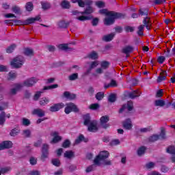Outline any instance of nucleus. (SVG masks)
<instances>
[{"mask_svg": "<svg viewBox=\"0 0 175 175\" xmlns=\"http://www.w3.org/2000/svg\"><path fill=\"white\" fill-rule=\"evenodd\" d=\"M112 14H113V16H108V18L104 19L105 25H113V24L116 23V20H122L126 17L125 14L121 12H116L113 11Z\"/></svg>", "mask_w": 175, "mask_h": 175, "instance_id": "1", "label": "nucleus"}, {"mask_svg": "<svg viewBox=\"0 0 175 175\" xmlns=\"http://www.w3.org/2000/svg\"><path fill=\"white\" fill-rule=\"evenodd\" d=\"M109 155H110V153L106 150L100 152L98 155H97L94 160V165L100 166V161H105V159H107Z\"/></svg>", "mask_w": 175, "mask_h": 175, "instance_id": "2", "label": "nucleus"}, {"mask_svg": "<svg viewBox=\"0 0 175 175\" xmlns=\"http://www.w3.org/2000/svg\"><path fill=\"white\" fill-rule=\"evenodd\" d=\"M79 113L80 111V109L77 107V105H76L73 103H68L66 105V107L64 109V113L66 114H70V113Z\"/></svg>", "mask_w": 175, "mask_h": 175, "instance_id": "3", "label": "nucleus"}, {"mask_svg": "<svg viewBox=\"0 0 175 175\" xmlns=\"http://www.w3.org/2000/svg\"><path fill=\"white\" fill-rule=\"evenodd\" d=\"M10 64L12 68L18 69V68H21L23 65H24V57L22 56H18L15 57L12 62H11Z\"/></svg>", "mask_w": 175, "mask_h": 175, "instance_id": "4", "label": "nucleus"}, {"mask_svg": "<svg viewBox=\"0 0 175 175\" xmlns=\"http://www.w3.org/2000/svg\"><path fill=\"white\" fill-rule=\"evenodd\" d=\"M109 121H110V117L107 115L102 116L100 118V124L103 129H109L110 128V124L107 123Z\"/></svg>", "mask_w": 175, "mask_h": 175, "instance_id": "5", "label": "nucleus"}, {"mask_svg": "<svg viewBox=\"0 0 175 175\" xmlns=\"http://www.w3.org/2000/svg\"><path fill=\"white\" fill-rule=\"evenodd\" d=\"M47 158H49V145H47V144H44L42 148L40 159L42 162H44Z\"/></svg>", "mask_w": 175, "mask_h": 175, "instance_id": "6", "label": "nucleus"}, {"mask_svg": "<svg viewBox=\"0 0 175 175\" xmlns=\"http://www.w3.org/2000/svg\"><path fill=\"white\" fill-rule=\"evenodd\" d=\"M64 107H65L64 103H55L49 107V111L51 113H57V111H59V110L64 109Z\"/></svg>", "mask_w": 175, "mask_h": 175, "instance_id": "7", "label": "nucleus"}, {"mask_svg": "<svg viewBox=\"0 0 175 175\" xmlns=\"http://www.w3.org/2000/svg\"><path fill=\"white\" fill-rule=\"evenodd\" d=\"M38 83V79L36 77H31L28 79H26L23 82V86L24 87H33V85H35Z\"/></svg>", "mask_w": 175, "mask_h": 175, "instance_id": "8", "label": "nucleus"}, {"mask_svg": "<svg viewBox=\"0 0 175 175\" xmlns=\"http://www.w3.org/2000/svg\"><path fill=\"white\" fill-rule=\"evenodd\" d=\"M40 20V16H37L35 18H29L26 19L25 21H22V24H19V25H29V24H33L36 21H39Z\"/></svg>", "mask_w": 175, "mask_h": 175, "instance_id": "9", "label": "nucleus"}, {"mask_svg": "<svg viewBox=\"0 0 175 175\" xmlns=\"http://www.w3.org/2000/svg\"><path fill=\"white\" fill-rule=\"evenodd\" d=\"M88 131L89 132H97L98 131V121L92 120L88 126Z\"/></svg>", "mask_w": 175, "mask_h": 175, "instance_id": "10", "label": "nucleus"}, {"mask_svg": "<svg viewBox=\"0 0 175 175\" xmlns=\"http://www.w3.org/2000/svg\"><path fill=\"white\" fill-rule=\"evenodd\" d=\"M133 50H135L133 46L127 45L122 49V53L125 54L126 57H129V54H131V53H133Z\"/></svg>", "mask_w": 175, "mask_h": 175, "instance_id": "11", "label": "nucleus"}, {"mask_svg": "<svg viewBox=\"0 0 175 175\" xmlns=\"http://www.w3.org/2000/svg\"><path fill=\"white\" fill-rule=\"evenodd\" d=\"M123 128L124 129H126L127 131H131L132 129V120H131V118H127L123 122H122Z\"/></svg>", "mask_w": 175, "mask_h": 175, "instance_id": "12", "label": "nucleus"}, {"mask_svg": "<svg viewBox=\"0 0 175 175\" xmlns=\"http://www.w3.org/2000/svg\"><path fill=\"white\" fill-rule=\"evenodd\" d=\"M32 114L33 116H38V117L40 118L44 117V116H46L44 111L40 108L33 109Z\"/></svg>", "mask_w": 175, "mask_h": 175, "instance_id": "13", "label": "nucleus"}, {"mask_svg": "<svg viewBox=\"0 0 175 175\" xmlns=\"http://www.w3.org/2000/svg\"><path fill=\"white\" fill-rule=\"evenodd\" d=\"M52 136H53V139L51 140V143L57 144L58 142H61L62 140V137L58 135V132L55 131L53 133Z\"/></svg>", "mask_w": 175, "mask_h": 175, "instance_id": "14", "label": "nucleus"}, {"mask_svg": "<svg viewBox=\"0 0 175 175\" xmlns=\"http://www.w3.org/2000/svg\"><path fill=\"white\" fill-rule=\"evenodd\" d=\"M167 76V72L166 70H162L160 73V76L157 77V83H162V81H165L166 80V77Z\"/></svg>", "mask_w": 175, "mask_h": 175, "instance_id": "15", "label": "nucleus"}, {"mask_svg": "<svg viewBox=\"0 0 175 175\" xmlns=\"http://www.w3.org/2000/svg\"><path fill=\"white\" fill-rule=\"evenodd\" d=\"M142 93L139 90H133L128 94L129 98L130 99H135V98H139Z\"/></svg>", "mask_w": 175, "mask_h": 175, "instance_id": "16", "label": "nucleus"}, {"mask_svg": "<svg viewBox=\"0 0 175 175\" xmlns=\"http://www.w3.org/2000/svg\"><path fill=\"white\" fill-rule=\"evenodd\" d=\"M21 131V130L20 129V127H15L10 131V136H11V137H16V136H18V135H19Z\"/></svg>", "mask_w": 175, "mask_h": 175, "instance_id": "17", "label": "nucleus"}, {"mask_svg": "<svg viewBox=\"0 0 175 175\" xmlns=\"http://www.w3.org/2000/svg\"><path fill=\"white\" fill-rule=\"evenodd\" d=\"M92 121H91V116H90V113H87L83 116V124L85 126H88L90 124H91Z\"/></svg>", "mask_w": 175, "mask_h": 175, "instance_id": "18", "label": "nucleus"}, {"mask_svg": "<svg viewBox=\"0 0 175 175\" xmlns=\"http://www.w3.org/2000/svg\"><path fill=\"white\" fill-rule=\"evenodd\" d=\"M81 142H84V143H88V138H85L83 134L79 135V137L75 139V144H79Z\"/></svg>", "mask_w": 175, "mask_h": 175, "instance_id": "19", "label": "nucleus"}, {"mask_svg": "<svg viewBox=\"0 0 175 175\" xmlns=\"http://www.w3.org/2000/svg\"><path fill=\"white\" fill-rule=\"evenodd\" d=\"M114 36H116V34L111 33L110 34L104 36L102 38V40L103 42H111V40L114 39Z\"/></svg>", "mask_w": 175, "mask_h": 175, "instance_id": "20", "label": "nucleus"}, {"mask_svg": "<svg viewBox=\"0 0 175 175\" xmlns=\"http://www.w3.org/2000/svg\"><path fill=\"white\" fill-rule=\"evenodd\" d=\"M24 55L27 57H33L35 53L33 52V49L29 48H25L23 52Z\"/></svg>", "mask_w": 175, "mask_h": 175, "instance_id": "21", "label": "nucleus"}, {"mask_svg": "<svg viewBox=\"0 0 175 175\" xmlns=\"http://www.w3.org/2000/svg\"><path fill=\"white\" fill-rule=\"evenodd\" d=\"M58 49L59 50H63V51H68V50L72 51V50H73V48H69V46H68V44H59Z\"/></svg>", "mask_w": 175, "mask_h": 175, "instance_id": "22", "label": "nucleus"}, {"mask_svg": "<svg viewBox=\"0 0 175 175\" xmlns=\"http://www.w3.org/2000/svg\"><path fill=\"white\" fill-rule=\"evenodd\" d=\"M62 9H70V3L68 0H64L60 3Z\"/></svg>", "mask_w": 175, "mask_h": 175, "instance_id": "23", "label": "nucleus"}, {"mask_svg": "<svg viewBox=\"0 0 175 175\" xmlns=\"http://www.w3.org/2000/svg\"><path fill=\"white\" fill-rule=\"evenodd\" d=\"M64 158H67L68 159H72V158H75V152L72 150H67L64 152Z\"/></svg>", "mask_w": 175, "mask_h": 175, "instance_id": "24", "label": "nucleus"}, {"mask_svg": "<svg viewBox=\"0 0 175 175\" xmlns=\"http://www.w3.org/2000/svg\"><path fill=\"white\" fill-rule=\"evenodd\" d=\"M5 122H6V113L5 111H1L0 113V125H4Z\"/></svg>", "mask_w": 175, "mask_h": 175, "instance_id": "25", "label": "nucleus"}, {"mask_svg": "<svg viewBox=\"0 0 175 175\" xmlns=\"http://www.w3.org/2000/svg\"><path fill=\"white\" fill-rule=\"evenodd\" d=\"M92 13H94V8H92V6H88L85 9L84 12H81V14H92Z\"/></svg>", "mask_w": 175, "mask_h": 175, "instance_id": "26", "label": "nucleus"}, {"mask_svg": "<svg viewBox=\"0 0 175 175\" xmlns=\"http://www.w3.org/2000/svg\"><path fill=\"white\" fill-rule=\"evenodd\" d=\"M40 3L43 10H49L51 8V4L47 1H41Z\"/></svg>", "mask_w": 175, "mask_h": 175, "instance_id": "27", "label": "nucleus"}, {"mask_svg": "<svg viewBox=\"0 0 175 175\" xmlns=\"http://www.w3.org/2000/svg\"><path fill=\"white\" fill-rule=\"evenodd\" d=\"M12 21L14 23L15 25H20V24H23V21L20 20H5L4 21L5 24H12Z\"/></svg>", "mask_w": 175, "mask_h": 175, "instance_id": "28", "label": "nucleus"}, {"mask_svg": "<svg viewBox=\"0 0 175 175\" xmlns=\"http://www.w3.org/2000/svg\"><path fill=\"white\" fill-rule=\"evenodd\" d=\"M69 22H65V21H61L58 23V27L59 28L66 29L70 25Z\"/></svg>", "mask_w": 175, "mask_h": 175, "instance_id": "29", "label": "nucleus"}, {"mask_svg": "<svg viewBox=\"0 0 175 175\" xmlns=\"http://www.w3.org/2000/svg\"><path fill=\"white\" fill-rule=\"evenodd\" d=\"M39 103L40 106H46V105L50 103V99L47 97H43L40 100Z\"/></svg>", "mask_w": 175, "mask_h": 175, "instance_id": "30", "label": "nucleus"}, {"mask_svg": "<svg viewBox=\"0 0 175 175\" xmlns=\"http://www.w3.org/2000/svg\"><path fill=\"white\" fill-rule=\"evenodd\" d=\"M114 11H107V9H103L99 10L100 14H105V16H114L113 14Z\"/></svg>", "mask_w": 175, "mask_h": 175, "instance_id": "31", "label": "nucleus"}, {"mask_svg": "<svg viewBox=\"0 0 175 175\" xmlns=\"http://www.w3.org/2000/svg\"><path fill=\"white\" fill-rule=\"evenodd\" d=\"M88 57L90 59H98V53H96L95 51H92L90 53L88 54Z\"/></svg>", "mask_w": 175, "mask_h": 175, "instance_id": "32", "label": "nucleus"}, {"mask_svg": "<svg viewBox=\"0 0 175 175\" xmlns=\"http://www.w3.org/2000/svg\"><path fill=\"white\" fill-rule=\"evenodd\" d=\"M110 87H117V81L114 79H111L110 83L105 84L104 88L105 90H107V88H110Z\"/></svg>", "mask_w": 175, "mask_h": 175, "instance_id": "33", "label": "nucleus"}, {"mask_svg": "<svg viewBox=\"0 0 175 175\" xmlns=\"http://www.w3.org/2000/svg\"><path fill=\"white\" fill-rule=\"evenodd\" d=\"M3 144L5 150L12 148L13 147V143L11 141H3Z\"/></svg>", "mask_w": 175, "mask_h": 175, "instance_id": "34", "label": "nucleus"}, {"mask_svg": "<svg viewBox=\"0 0 175 175\" xmlns=\"http://www.w3.org/2000/svg\"><path fill=\"white\" fill-rule=\"evenodd\" d=\"M77 20L79 21H88L89 20H92V16H81L77 18Z\"/></svg>", "mask_w": 175, "mask_h": 175, "instance_id": "35", "label": "nucleus"}, {"mask_svg": "<svg viewBox=\"0 0 175 175\" xmlns=\"http://www.w3.org/2000/svg\"><path fill=\"white\" fill-rule=\"evenodd\" d=\"M16 47H17V45H16V44H12L10 46H8L6 49V53H8V54H11V53L14 51Z\"/></svg>", "mask_w": 175, "mask_h": 175, "instance_id": "36", "label": "nucleus"}, {"mask_svg": "<svg viewBox=\"0 0 175 175\" xmlns=\"http://www.w3.org/2000/svg\"><path fill=\"white\" fill-rule=\"evenodd\" d=\"M25 9L27 12H32L33 10V3L31 1L27 2L25 5Z\"/></svg>", "mask_w": 175, "mask_h": 175, "instance_id": "37", "label": "nucleus"}, {"mask_svg": "<svg viewBox=\"0 0 175 175\" xmlns=\"http://www.w3.org/2000/svg\"><path fill=\"white\" fill-rule=\"evenodd\" d=\"M159 140V135H153L150 137H149L148 138V142H150V143H154V142H157Z\"/></svg>", "mask_w": 175, "mask_h": 175, "instance_id": "38", "label": "nucleus"}, {"mask_svg": "<svg viewBox=\"0 0 175 175\" xmlns=\"http://www.w3.org/2000/svg\"><path fill=\"white\" fill-rule=\"evenodd\" d=\"M138 36H143L144 35V25H140L138 27V31H137Z\"/></svg>", "mask_w": 175, "mask_h": 175, "instance_id": "39", "label": "nucleus"}, {"mask_svg": "<svg viewBox=\"0 0 175 175\" xmlns=\"http://www.w3.org/2000/svg\"><path fill=\"white\" fill-rule=\"evenodd\" d=\"M146 150H147V148H146V146H141L137 150V154L139 155V157H142V155L145 154Z\"/></svg>", "mask_w": 175, "mask_h": 175, "instance_id": "40", "label": "nucleus"}, {"mask_svg": "<svg viewBox=\"0 0 175 175\" xmlns=\"http://www.w3.org/2000/svg\"><path fill=\"white\" fill-rule=\"evenodd\" d=\"M51 163L53 166H56V167H59L61 166V161L59 159H53L51 160Z\"/></svg>", "mask_w": 175, "mask_h": 175, "instance_id": "41", "label": "nucleus"}, {"mask_svg": "<svg viewBox=\"0 0 175 175\" xmlns=\"http://www.w3.org/2000/svg\"><path fill=\"white\" fill-rule=\"evenodd\" d=\"M154 106H156V107L159 106L160 107H163V106H165V100H156L154 101Z\"/></svg>", "mask_w": 175, "mask_h": 175, "instance_id": "42", "label": "nucleus"}, {"mask_svg": "<svg viewBox=\"0 0 175 175\" xmlns=\"http://www.w3.org/2000/svg\"><path fill=\"white\" fill-rule=\"evenodd\" d=\"M96 169V164H95L94 163V164L91 165L86 168L85 172L90 173L91 172H94V170H95Z\"/></svg>", "mask_w": 175, "mask_h": 175, "instance_id": "43", "label": "nucleus"}, {"mask_svg": "<svg viewBox=\"0 0 175 175\" xmlns=\"http://www.w3.org/2000/svg\"><path fill=\"white\" fill-rule=\"evenodd\" d=\"M95 98L97 100H102V99L105 98V93H103V92H99L96 93Z\"/></svg>", "mask_w": 175, "mask_h": 175, "instance_id": "44", "label": "nucleus"}, {"mask_svg": "<svg viewBox=\"0 0 175 175\" xmlns=\"http://www.w3.org/2000/svg\"><path fill=\"white\" fill-rule=\"evenodd\" d=\"M167 152L171 154L172 155H175V147L173 146H170L167 148Z\"/></svg>", "mask_w": 175, "mask_h": 175, "instance_id": "45", "label": "nucleus"}, {"mask_svg": "<svg viewBox=\"0 0 175 175\" xmlns=\"http://www.w3.org/2000/svg\"><path fill=\"white\" fill-rule=\"evenodd\" d=\"M108 100L111 103H114V102H116V100H117V96L114 94L109 95V98H108Z\"/></svg>", "mask_w": 175, "mask_h": 175, "instance_id": "46", "label": "nucleus"}, {"mask_svg": "<svg viewBox=\"0 0 175 175\" xmlns=\"http://www.w3.org/2000/svg\"><path fill=\"white\" fill-rule=\"evenodd\" d=\"M100 66L103 69H107L110 66V62L107 61L101 62Z\"/></svg>", "mask_w": 175, "mask_h": 175, "instance_id": "47", "label": "nucleus"}, {"mask_svg": "<svg viewBox=\"0 0 175 175\" xmlns=\"http://www.w3.org/2000/svg\"><path fill=\"white\" fill-rule=\"evenodd\" d=\"M79 79V74L78 73H73L68 77V79L70 81H75V80H77Z\"/></svg>", "mask_w": 175, "mask_h": 175, "instance_id": "48", "label": "nucleus"}, {"mask_svg": "<svg viewBox=\"0 0 175 175\" xmlns=\"http://www.w3.org/2000/svg\"><path fill=\"white\" fill-rule=\"evenodd\" d=\"M16 77H17V75L16 74V72H13L11 71L8 73V80H14Z\"/></svg>", "mask_w": 175, "mask_h": 175, "instance_id": "49", "label": "nucleus"}, {"mask_svg": "<svg viewBox=\"0 0 175 175\" xmlns=\"http://www.w3.org/2000/svg\"><path fill=\"white\" fill-rule=\"evenodd\" d=\"M54 88H58V84H53L48 86H44L43 90L46 91L47 90H54Z\"/></svg>", "mask_w": 175, "mask_h": 175, "instance_id": "50", "label": "nucleus"}, {"mask_svg": "<svg viewBox=\"0 0 175 175\" xmlns=\"http://www.w3.org/2000/svg\"><path fill=\"white\" fill-rule=\"evenodd\" d=\"M42 94H43V92H40V91H38L36 92V94L33 96V100H39V98H40V96H42Z\"/></svg>", "mask_w": 175, "mask_h": 175, "instance_id": "51", "label": "nucleus"}, {"mask_svg": "<svg viewBox=\"0 0 175 175\" xmlns=\"http://www.w3.org/2000/svg\"><path fill=\"white\" fill-rule=\"evenodd\" d=\"M159 136V138L161 137V139H162L163 140H165V139H166V132L165 131V128H161V131Z\"/></svg>", "mask_w": 175, "mask_h": 175, "instance_id": "52", "label": "nucleus"}, {"mask_svg": "<svg viewBox=\"0 0 175 175\" xmlns=\"http://www.w3.org/2000/svg\"><path fill=\"white\" fill-rule=\"evenodd\" d=\"M150 17L146 16V17L144 18V20H143V24H144V25H144V27H146V26H147V25L151 24V23L150 22Z\"/></svg>", "mask_w": 175, "mask_h": 175, "instance_id": "53", "label": "nucleus"}, {"mask_svg": "<svg viewBox=\"0 0 175 175\" xmlns=\"http://www.w3.org/2000/svg\"><path fill=\"white\" fill-rule=\"evenodd\" d=\"M22 135L25 136V137H31V130L26 129L23 131Z\"/></svg>", "mask_w": 175, "mask_h": 175, "instance_id": "54", "label": "nucleus"}, {"mask_svg": "<svg viewBox=\"0 0 175 175\" xmlns=\"http://www.w3.org/2000/svg\"><path fill=\"white\" fill-rule=\"evenodd\" d=\"M63 148H68L70 147V141L69 139H66L62 144Z\"/></svg>", "mask_w": 175, "mask_h": 175, "instance_id": "55", "label": "nucleus"}, {"mask_svg": "<svg viewBox=\"0 0 175 175\" xmlns=\"http://www.w3.org/2000/svg\"><path fill=\"white\" fill-rule=\"evenodd\" d=\"M99 107H100L99 104L94 103L90 105L89 109H90V110H98Z\"/></svg>", "mask_w": 175, "mask_h": 175, "instance_id": "56", "label": "nucleus"}, {"mask_svg": "<svg viewBox=\"0 0 175 175\" xmlns=\"http://www.w3.org/2000/svg\"><path fill=\"white\" fill-rule=\"evenodd\" d=\"M139 13L141 16H148V10L147 9H139Z\"/></svg>", "mask_w": 175, "mask_h": 175, "instance_id": "57", "label": "nucleus"}, {"mask_svg": "<svg viewBox=\"0 0 175 175\" xmlns=\"http://www.w3.org/2000/svg\"><path fill=\"white\" fill-rule=\"evenodd\" d=\"M163 3H166V0H153V4L157 5H162Z\"/></svg>", "mask_w": 175, "mask_h": 175, "instance_id": "58", "label": "nucleus"}, {"mask_svg": "<svg viewBox=\"0 0 175 175\" xmlns=\"http://www.w3.org/2000/svg\"><path fill=\"white\" fill-rule=\"evenodd\" d=\"M0 170H1V174H5V173L10 172V167H1Z\"/></svg>", "mask_w": 175, "mask_h": 175, "instance_id": "59", "label": "nucleus"}, {"mask_svg": "<svg viewBox=\"0 0 175 175\" xmlns=\"http://www.w3.org/2000/svg\"><path fill=\"white\" fill-rule=\"evenodd\" d=\"M12 12L15 13V14H18L21 12L20 7L15 5L12 7Z\"/></svg>", "mask_w": 175, "mask_h": 175, "instance_id": "60", "label": "nucleus"}, {"mask_svg": "<svg viewBox=\"0 0 175 175\" xmlns=\"http://www.w3.org/2000/svg\"><path fill=\"white\" fill-rule=\"evenodd\" d=\"M126 108L129 111H132V110H133V103L128 102L126 105Z\"/></svg>", "mask_w": 175, "mask_h": 175, "instance_id": "61", "label": "nucleus"}, {"mask_svg": "<svg viewBox=\"0 0 175 175\" xmlns=\"http://www.w3.org/2000/svg\"><path fill=\"white\" fill-rule=\"evenodd\" d=\"M165 61H166V57H165V56H159L157 58V62H159V64H162Z\"/></svg>", "mask_w": 175, "mask_h": 175, "instance_id": "62", "label": "nucleus"}, {"mask_svg": "<svg viewBox=\"0 0 175 175\" xmlns=\"http://www.w3.org/2000/svg\"><path fill=\"white\" fill-rule=\"evenodd\" d=\"M96 6H98L100 9L105 8V2L102 1H98L96 2Z\"/></svg>", "mask_w": 175, "mask_h": 175, "instance_id": "63", "label": "nucleus"}, {"mask_svg": "<svg viewBox=\"0 0 175 175\" xmlns=\"http://www.w3.org/2000/svg\"><path fill=\"white\" fill-rule=\"evenodd\" d=\"M124 30L126 32H133L135 31V27L131 26H126L124 27Z\"/></svg>", "mask_w": 175, "mask_h": 175, "instance_id": "64", "label": "nucleus"}]
</instances>
